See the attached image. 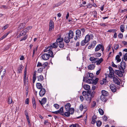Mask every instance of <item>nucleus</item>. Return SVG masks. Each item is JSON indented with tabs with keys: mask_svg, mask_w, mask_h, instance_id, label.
<instances>
[{
	"mask_svg": "<svg viewBox=\"0 0 127 127\" xmlns=\"http://www.w3.org/2000/svg\"><path fill=\"white\" fill-rule=\"evenodd\" d=\"M52 48L51 46H50L44 50L45 52H47L48 53H44L42 56V59L45 60H48L50 57H53L54 55L52 51L51 50Z\"/></svg>",
	"mask_w": 127,
	"mask_h": 127,
	"instance_id": "1",
	"label": "nucleus"
},
{
	"mask_svg": "<svg viewBox=\"0 0 127 127\" xmlns=\"http://www.w3.org/2000/svg\"><path fill=\"white\" fill-rule=\"evenodd\" d=\"M76 36L74 37V39L75 41H76L77 39L81 38V32L80 30H77L76 31Z\"/></svg>",
	"mask_w": 127,
	"mask_h": 127,
	"instance_id": "2",
	"label": "nucleus"
},
{
	"mask_svg": "<svg viewBox=\"0 0 127 127\" xmlns=\"http://www.w3.org/2000/svg\"><path fill=\"white\" fill-rule=\"evenodd\" d=\"M91 93V92L90 91H87V95L85 97V98L88 101V103H90L92 99L91 97L89 96L90 95Z\"/></svg>",
	"mask_w": 127,
	"mask_h": 127,
	"instance_id": "3",
	"label": "nucleus"
},
{
	"mask_svg": "<svg viewBox=\"0 0 127 127\" xmlns=\"http://www.w3.org/2000/svg\"><path fill=\"white\" fill-rule=\"evenodd\" d=\"M109 77L111 78H113L114 77V71L112 67L110 66L109 67Z\"/></svg>",
	"mask_w": 127,
	"mask_h": 127,
	"instance_id": "4",
	"label": "nucleus"
},
{
	"mask_svg": "<svg viewBox=\"0 0 127 127\" xmlns=\"http://www.w3.org/2000/svg\"><path fill=\"white\" fill-rule=\"evenodd\" d=\"M93 37V35L92 34L90 35L87 34L85 36L84 40L88 43L90 39H92Z\"/></svg>",
	"mask_w": 127,
	"mask_h": 127,
	"instance_id": "5",
	"label": "nucleus"
},
{
	"mask_svg": "<svg viewBox=\"0 0 127 127\" xmlns=\"http://www.w3.org/2000/svg\"><path fill=\"white\" fill-rule=\"evenodd\" d=\"M49 31H52V29L54 28V24L53 21L51 20L50 21L49 24Z\"/></svg>",
	"mask_w": 127,
	"mask_h": 127,
	"instance_id": "6",
	"label": "nucleus"
},
{
	"mask_svg": "<svg viewBox=\"0 0 127 127\" xmlns=\"http://www.w3.org/2000/svg\"><path fill=\"white\" fill-rule=\"evenodd\" d=\"M46 92V90L44 88H42L41 89L39 92V95L40 96H42L45 94Z\"/></svg>",
	"mask_w": 127,
	"mask_h": 127,
	"instance_id": "7",
	"label": "nucleus"
},
{
	"mask_svg": "<svg viewBox=\"0 0 127 127\" xmlns=\"http://www.w3.org/2000/svg\"><path fill=\"white\" fill-rule=\"evenodd\" d=\"M110 87L112 92H114L116 91V87L114 84H112L110 85Z\"/></svg>",
	"mask_w": 127,
	"mask_h": 127,
	"instance_id": "8",
	"label": "nucleus"
},
{
	"mask_svg": "<svg viewBox=\"0 0 127 127\" xmlns=\"http://www.w3.org/2000/svg\"><path fill=\"white\" fill-rule=\"evenodd\" d=\"M23 80L24 85L26 86L28 83V77L27 76H24Z\"/></svg>",
	"mask_w": 127,
	"mask_h": 127,
	"instance_id": "9",
	"label": "nucleus"
},
{
	"mask_svg": "<svg viewBox=\"0 0 127 127\" xmlns=\"http://www.w3.org/2000/svg\"><path fill=\"white\" fill-rule=\"evenodd\" d=\"M113 81L114 82L117 84L118 85H119L120 84V83L119 80L116 77H113Z\"/></svg>",
	"mask_w": 127,
	"mask_h": 127,
	"instance_id": "10",
	"label": "nucleus"
},
{
	"mask_svg": "<svg viewBox=\"0 0 127 127\" xmlns=\"http://www.w3.org/2000/svg\"><path fill=\"white\" fill-rule=\"evenodd\" d=\"M71 105L69 103H67L65 106V108L66 110L68 111L70 110V109L71 108Z\"/></svg>",
	"mask_w": 127,
	"mask_h": 127,
	"instance_id": "11",
	"label": "nucleus"
},
{
	"mask_svg": "<svg viewBox=\"0 0 127 127\" xmlns=\"http://www.w3.org/2000/svg\"><path fill=\"white\" fill-rule=\"evenodd\" d=\"M115 73L119 77H122L123 76L122 72L120 70H116L115 71Z\"/></svg>",
	"mask_w": 127,
	"mask_h": 127,
	"instance_id": "12",
	"label": "nucleus"
},
{
	"mask_svg": "<svg viewBox=\"0 0 127 127\" xmlns=\"http://www.w3.org/2000/svg\"><path fill=\"white\" fill-rule=\"evenodd\" d=\"M24 68V67L21 65H20L18 68V73H22V70Z\"/></svg>",
	"mask_w": 127,
	"mask_h": 127,
	"instance_id": "13",
	"label": "nucleus"
},
{
	"mask_svg": "<svg viewBox=\"0 0 127 127\" xmlns=\"http://www.w3.org/2000/svg\"><path fill=\"white\" fill-rule=\"evenodd\" d=\"M74 36V33L72 31L70 30L68 33V37L69 38L72 39L73 38Z\"/></svg>",
	"mask_w": 127,
	"mask_h": 127,
	"instance_id": "14",
	"label": "nucleus"
},
{
	"mask_svg": "<svg viewBox=\"0 0 127 127\" xmlns=\"http://www.w3.org/2000/svg\"><path fill=\"white\" fill-rule=\"evenodd\" d=\"M96 116L94 115L92 118V121L91 123L92 124H95L96 122Z\"/></svg>",
	"mask_w": 127,
	"mask_h": 127,
	"instance_id": "15",
	"label": "nucleus"
},
{
	"mask_svg": "<svg viewBox=\"0 0 127 127\" xmlns=\"http://www.w3.org/2000/svg\"><path fill=\"white\" fill-rule=\"evenodd\" d=\"M120 66L122 69H125L126 68V64L125 62L124 61H122L121 63Z\"/></svg>",
	"mask_w": 127,
	"mask_h": 127,
	"instance_id": "16",
	"label": "nucleus"
},
{
	"mask_svg": "<svg viewBox=\"0 0 127 127\" xmlns=\"http://www.w3.org/2000/svg\"><path fill=\"white\" fill-rule=\"evenodd\" d=\"M37 78L38 81H43L44 79L43 76L41 75L38 76L37 77Z\"/></svg>",
	"mask_w": 127,
	"mask_h": 127,
	"instance_id": "17",
	"label": "nucleus"
},
{
	"mask_svg": "<svg viewBox=\"0 0 127 127\" xmlns=\"http://www.w3.org/2000/svg\"><path fill=\"white\" fill-rule=\"evenodd\" d=\"M83 88L84 89L86 90H89L90 89V86L88 85H85L83 86Z\"/></svg>",
	"mask_w": 127,
	"mask_h": 127,
	"instance_id": "18",
	"label": "nucleus"
},
{
	"mask_svg": "<svg viewBox=\"0 0 127 127\" xmlns=\"http://www.w3.org/2000/svg\"><path fill=\"white\" fill-rule=\"evenodd\" d=\"M102 45L99 44L97 45L95 49V51H97L99 50L102 48Z\"/></svg>",
	"mask_w": 127,
	"mask_h": 127,
	"instance_id": "19",
	"label": "nucleus"
},
{
	"mask_svg": "<svg viewBox=\"0 0 127 127\" xmlns=\"http://www.w3.org/2000/svg\"><path fill=\"white\" fill-rule=\"evenodd\" d=\"M95 67V65L94 64L89 65L88 66V69L90 70L94 69Z\"/></svg>",
	"mask_w": 127,
	"mask_h": 127,
	"instance_id": "20",
	"label": "nucleus"
},
{
	"mask_svg": "<svg viewBox=\"0 0 127 127\" xmlns=\"http://www.w3.org/2000/svg\"><path fill=\"white\" fill-rule=\"evenodd\" d=\"M37 88L38 89H40L43 88L42 85L40 83H37L36 84Z\"/></svg>",
	"mask_w": 127,
	"mask_h": 127,
	"instance_id": "21",
	"label": "nucleus"
},
{
	"mask_svg": "<svg viewBox=\"0 0 127 127\" xmlns=\"http://www.w3.org/2000/svg\"><path fill=\"white\" fill-rule=\"evenodd\" d=\"M2 66H0V70L1 69V70H2V71L3 70V69H2ZM6 73V70L5 69H4L3 70V71L2 72V74L1 75V78L2 79L4 76L5 74Z\"/></svg>",
	"mask_w": 127,
	"mask_h": 127,
	"instance_id": "22",
	"label": "nucleus"
},
{
	"mask_svg": "<svg viewBox=\"0 0 127 127\" xmlns=\"http://www.w3.org/2000/svg\"><path fill=\"white\" fill-rule=\"evenodd\" d=\"M97 61L96 62V64L97 65H99L103 61V59L102 58H100V59H99L97 58Z\"/></svg>",
	"mask_w": 127,
	"mask_h": 127,
	"instance_id": "23",
	"label": "nucleus"
},
{
	"mask_svg": "<svg viewBox=\"0 0 127 127\" xmlns=\"http://www.w3.org/2000/svg\"><path fill=\"white\" fill-rule=\"evenodd\" d=\"M64 40L63 38L62 37H60L58 38L56 40L57 43L62 42Z\"/></svg>",
	"mask_w": 127,
	"mask_h": 127,
	"instance_id": "24",
	"label": "nucleus"
},
{
	"mask_svg": "<svg viewBox=\"0 0 127 127\" xmlns=\"http://www.w3.org/2000/svg\"><path fill=\"white\" fill-rule=\"evenodd\" d=\"M101 93L102 95L104 96H107L108 95L107 92L104 90L102 91Z\"/></svg>",
	"mask_w": 127,
	"mask_h": 127,
	"instance_id": "25",
	"label": "nucleus"
},
{
	"mask_svg": "<svg viewBox=\"0 0 127 127\" xmlns=\"http://www.w3.org/2000/svg\"><path fill=\"white\" fill-rule=\"evenodd\" d=\"M70 113L69 111H67V112H65L63 114V115H63L64 116H65L67 117H69L70 116Z\"/></svg>",
	"mask_w": 127,
	"mask_h": 127,
	"instance_id": "26",
	"label": "nucleus"
},
{
	"mask_svg": "<svg viewBox=\"0 0 127 127\" xmlns=\"http://www.w3.org/2000/svg\"><path fill=\"white\" fill-rule=\"evenodd\" d=\"M105 96L102 95L100 97V99L103 101L105 102L106 101V98L105 97Z\"/></svg>",
	"mask_w": 127,
	"mask_h": 127,
	"instance_id": "27",
	"label": "nucleus"
},
{
	"mask_svg": "<svg viewBox=\"0 0 127 127\" xmlns=\"http://www.w3.org/2000/svg\"><path fill=\"white\" fill-rule=\"evenodd\" d=\"M125 26L123 25H121L120 26V30L122 32H124L125 31Z\"/></svg>",
	"mask_w": 127,
	"mask_h": 127,
	"instance_id": "28",
	"label": "nucleus"
},
{
	"mask_svg": "<svg viewBox=\"0 0 127 127\" xmlns=\"http://www.w3.org/2000/svg\"><path fill=\"white\" fill-rule=\"evenodd\" d=\"M42 102L41 104L43 106V104H44L46 102V98H43L42 100Z\"/></svg>",
	"mask_w": 127,
	"mask_h": 127,
	"instance_id": "29",
	"label": "nucleus"
},
{
	"mask_svg": "<svg viewBox=\"0 0 127 127\" xmlns=\"http://www.w3.org/2000/svg\"><path fill=\"white\" fill-rule=\"evenodd\" d=\"M70 39L69 37H65L64 39L65 42L66 43H68L70 41Z\"/></svg>",
	"mask_w": 127,
	"mask_h": 127,
	"instance_id": "30",
	"label": "nucleus"
},
{
	"mask_svg": "<svg viewBox=\"0 0 127 127\" xmlns=\"http://www.w3.org/2000/svg\"><path fill=\"white\" fill-rule=\"evenodd\" d=\"M59 113L61 114V115H63V114L64 113L63 112V107L61 108L60 109L58 110Z\"/></svg>",
	"mask_w": 127,
	"mask_h": 127,
	"instance_id": "31",
	"label": "nucleus"
},
{
	"mask_svg": "<svg viewBox=\"0 0 127 127\" xmlns=\"http://www.w3.org/2000/svg\"><path fill=\"white\" fill-rule=\"evenodd\" d=\"M116 59L118 63H119L121 61V59H120V56L119 55H117L116 56Z\"/></svg>",
	"mask_w": 127,
	"mask_h": 127,
	"instance_id": "32",
	"label": "nucleus"
},
{
	"mask_svg": "<svg viewBox=\"0 0 127 127\" xmlns=\"http://www.w3.org/2000/svg\"><path fill=\"white\" fill-rule=\"evenodd\" d=\"M98 80V78H96L94 81L93 80V82L92 83L94 85H96L97 83Z\"/></svg>",
	"mask_w": 127,
	"mask_h": 127,
	"instance_id": "33",
	"label": "nucleus"
},
{
	"mask_svg": "<svg viewBox=\"0 0 127 127\" xmlns=\"http://www.w3.org/2000/svg\"><path fill=\"white\" fill-rule=\"evenodd\" d=\"M58 45V44L57 43L55 42L53 43L52 45H51V46H52V48H56L57 47Z\"/></svg>",
	"mask_w": 127,
	"mask_h": 127,
	"instance_id": "34",
	"label": "nucleus"
},
{
	"mask_svg": "<svg viewBox=\"0 0 127 127\" xmlns=\"http://www.w3.org/2000/svg\"><path fill=\"white\" fill-rule=\"evenodd\" d=\"M86 82L88 84L92 83L93 82V79L92 78L88 79L86 81Z\"/></svg>",
	"mask_w": 127,
	"mask_h": 127,
	"instance_id": "35",
	"label": "nucleus"
},
{
	"mask_svg": "<svg viewBox=\"0 0 127 127\" xmlns=\"http://www.w3.org/2000/svg\"><path fill=\"white\" fill-rule=\"evenodd\" d=\"M68 111L69 112L70 114H72L74 113V109L73 108H71L70 109V110H69Z\"/></svg>",
	"mask_w": 127,
	"mask_h": 127,
	"instance_id": "36",
	"label": "nucleus"
},
{
	"mask_svg": "<svg viewBox=\"0 0 127 127\" xmlns=\"http://www.w3.org/2000/svg\"><path fill=\"white\" fill-rule=\"evenodd\" d=\"M102 123L101 121H99L96 122V124L97 126V127H99L101 125Z\"/></svg>",
	"mask_w": 127,
	"mask_h": 127,
	"instance_id": "37",
	"label": "nucleus"
},
{
	"mask_svg": "<svg viewBox=\"0 0 127 127\" xmlns=\"http://www.w3.org/2000/svg\"><path fill=\"white\" fill-rule=\"evenodd\" d=\"M98 112L99 114L101 115H103L104 113V111L101 109L100 108L98 109Z\"/></svg>",
	"mask_w": 127,
	"mask_h": 127,
	"instance_id": "38",
	"label": "nucleus"
},
{
	"mask_svg": "<svg viewBox=\"0 0 127 127\" xmlns=\"http://www.w3.org/2000/svg\"><path fill=\"white\" fill-rule=\"evenodd\" d=\"M87 43V42L85 41V40H82L80 44L81 45L84 46L85 45V44Z\"/></svg>",
	"mask_w": 127,
	"mask_h": 127,
	"instance_id": "39",
	"label": "nucleus"
},
{
	"mask_svg": "<svg viewBox=\"0 0 127 127\" xmlns=\"http://www.w3.org/2000/svg\"><path fill=\"white\" fill-rule=\"evenodd\" d=\"M79 126V125L77 124H72L70 125L69 127H78Z\"/></svg>",
	"mask_w": 127,
	"mask_h": 127,
	"instance_id": "40",
	"label": "nucleus"
},
{
	"mask_svg": "<svg viewBox=\"0 0 127 127\" xmlns=\"http://www.w3.org/2000/svg\"><path fill=\"white\" fill-rule=\"evenodd\" d=\"M25 25L24 23H21L19 25V27L20 29H23L24 28Z\"/></svg>",
	"mask_w": 127,
	"mask_h": 127,
	"instance_id": "41",
	"label": "nucleus"
},
{
	"mask_svg": "<svg viewBox=\"0 0 127 127\" xmlns=\"http://www.w3.org/2000/svg\"><path fill=\"white\" fill-rule=\"evenodd\" d=\"M9 34V33H6L1 38H0V40H2L4 38H5L6 37V36L8 35V34Z\"/></svg>",
	"mask_w": 127,
	"mask_h": 127,
	"instance_id": "42",
	"label": "nucleus"
},
{
	"mask_svg": "<svg viewBox=\"0 0 127 127\" xmlns=\"http://www.w3.org/2000/svg\"><path fill=\"white\" fill-rule=\"evenodd\" d=\"M116 30L115 29L110 30L107 31V32L114 33L116 32Z\"/></svg>",
	"mask_w": 127,
	"mask_h": 127,
	"instance_id": "43",
	"label": "nucleus"
},
{
	"mask_svg": "<svg viewBox=\"0 0 127 127\" xmlns=\"http://www.w3.org/2000/svg\"><path fill=\"white\" fill-rule=\"evenodd\" d=\"M96 43V41L94 40L93 41L91 45L92 46V47H94Z\"/></svg>",
	"mask_w": 127,
	"mask_h": 127,
	"instance_id": "44",
	"label": "nucleus"
},
{
	"mask_svg": "<svg viewBox=\"0 0 127 127\" xmlns=\"http://www.w3.org/2000/svg\"><path fill=\"white\" fill-rule=\"evenodd\" d=\"M8 102L9 104H11L12 103V100L11 97H9Z\"/></svg>",
	"mask_w": 127,
	"mask_h": 127,
	"instance_id": "45",
	"label": "nucleus"
},
{
	"mask_svg": "<svg viewBox=\"0 0 127 127\" xmlns=\"http://www.w3.org/2000/svg\"><path fill=\"white\" fill-rule=\"evenodd\" d=\"M59 46L60 48H63L64 46V43L63 42L60 43L59 44Z\"/></svg>",
	"mask_w": 127,
	"mask_h": 127,
	"instance_id": "46",
	"label": "nucleus"
},
{
	"mask_svg": "<svg viewBox=\"0 0 127 127\" xmlns=\"http://www.w3.org/2000/svg\"><path fill=\"white\" fill-rule=\"evenodd\" d=\"M48 65V63L45 62L42 65L43 67V68H44Z\"/></svg>",
	"mask_w": 127,
	"mask_h": 127,
	"instance_id": "47",
	"label": "nucleus"
},
{
	"mask_svg": "<svg viewBox=\"0 0 127 127\" xmlns=\"http://www.w3.org/2000/svg\"><path fill=\"white\" fill-rule=\"evenodd\" d=\"M89 75L88 77H90L91 78H92L94 77L93 74L92 73H89Z\"/></svg>",
	"mask_w": 127,
	"mask_h": 127,
	"instance_id": "48",
	"label": "nucleus"
},
{
	"mask_svg": "<svg viewBox=\"0 0 127 127\" xmlns=\"http://www.w3.org/2000/svg\"><path fill=\"white\" fill-rule=\"evenodd\" d=\"M54 106L57 109H58L59 108V106L58 104H54Z\"/></svg>",
	"mask_w": 127,
	"mask_h": 127,
	"instance_id": "49",
	"label": "nucleus"
},
{
	"mask_svg": "<svg viewBox=\"0 0 127 127\" xmlns=\"http://www.w3.org/2000/svg\"><path fill=\"white\" fill-rule=\"evenodd\" d=\"M43 68H40L38 69V73H41L43 71Z\"/></svg>",
	"mask_w": 127,
	"mask_h": 127,
	"instance_id": "50",
	"label": "nucleus"
},
{
	"mask_svg": "<svg viewBox=\"0 0 127 127\" xmlns=\"http://www.w3.org/2000/svg\"><path fill=\"white\" fill-rule=\"evenodd\" d=\"M124 60L127 61V53L124 55Z\"/></svg>",
	"mask_w": 127,
	"mask_h": 127,
	"instance_id": "51",
	"label": "nucleus"
},
{
	"mask_svg": "<svg viewBox=\"0 0 127 127\" xmlns=\"http://www.w3.org/2000/svg\"><path fill=\"white\" fill-rule=\"evenodd\" d=\"M83 105L82 104H80L79 107V109L81 111H82L83 110Z\"/></svg>",
	"mask_w": 127,
	"mask_h": 127,
	"instance_id": "52",
	"label": "nucleus"
},
{
	"mask_svg": "<svg viewBox=\"0 0 127 127\" xmlns=\"http://www.w3.org/2000/svg\"><path fill=\"white\" fill-rule=\"evenodd\" d=\"M95 93L94 91H93L91 93H90V96L92 98L94 96Z\"/></svg>",
	"mask_w": 127,
	"mask_h": 127,
	"instance_id": "53",
	"label": "nucleus"
},
{
	"mask_svg": "<svg viewBox=\"0 0 127 127\" xmlns=\"http://www.w3.org/2000/svg\"><path fill=\"white\" fill-rule=\"evenodd\" d=\"M27 67H26L25 69V71L24 72V76H27Z\"/></svg>",
	"mask_w": 127,
	"mask_h": 127,
	"instance_id": "54",
	"label": "nucleus"
},
{
	"mask_svg": "<svg viewBox=\"0 0 127 127\" xmlns=\"http://www.w3.org/2000/svg\"><path fill=\"white\" fill-rule=\"evenodd\" d=\"M102 118L103 120L105 121H106L108 119L107 117L105 115L103 116Z\"/></svg>",
	"mask_w": 127,
	"mask_h": 127,
	"instance_id": "55",
	"label": "nucleus"
},
{
	"mask_svg": "<svg viewBox=\"0 0 127 127\" xmlns=\"http://www.w3.org/2000/svg\"><path fill=\"white\" fill-rule=\"evenodd\" d=\"M118 37L119 38H122L123 37V34L122 33H119L118 35Z\"/></svg>",
	"mask_w": 127,
	"mask_h": 127,
	"instance_id": "56",
	"label": "nucleus"
},
{
	"mask_svg": "<svg viewBox=\"0 0 127 127\" xmlns=\"http://www.w3.org/2000/svg\"><path fill=\"white\" fill-rule=\"evenodd\" d=\"M8 26V24H6L2 28V29L3 30H4L6 29Z\"/></svg>",
	"mask_w": 127,
	"mask_h": 127,
	"instance_id": "57",
	"label": "nucleus"
},
{
	"mask_svg": "<svg viewBox=\"0 0 127 127\" xmlns=\"http://www.w3.org/2000/svg\"><path fill=\"white\" fill-rule=\"evenodd\" d=\"M97 58H95L93 61L92 63H96L97 61Z\"/></svg>",
	"mask_w": 127,
	"mask_h": 127,
	"instance_id": "58",
	"label": "nucleus"
},
{
	"mask_svg": "<svg viewBox=\"0 0 127 127\" xmlns=\"http://www.w3.org/2000/svg\"><path fill=\"white\" fill-rule=\"evenodd\" d=\"M61 4V3H59L57 4H56L54 6V7H57L59 6H60V5Z\"/></svg>",
	"mask_w": 127,
	"mask_h": 127,
	"instance_id": "59",
	"label": "nucleus"
},
{
	"mask_svg": "<svg viewBox=\"0 0 127 127\" xmlns=\"http://www.w3.org/2000/svg\"><path fill=\"white\" fill-rule=\"evenodd\" d=\"M25 34L26 32H25L23 30L21 32V33H20V35H23Z\"/></svg>",
	"mask_w": 127,
	"mask_h": 127,
	"instance_id": "60",
	"label": "nucleus"
},
{
	"mask_svg": "<svg viewBox=\"0 0 127 127\" xmlns=\"http://www.w3.org/2000/svg\"><path fill=\"white\" fill-rule=\"evenodd\" d=\"M114 47L115 49H117L119 48V45L118 44H115L114 45Z\"/></svg>",
	"mask_w": 127,
	"mask_h": 127,
	"instance_id": "61",
	"label": "nucleus"
},
{
	"mask_svg": "<svg viewBox=\"0 0 127 127\" xmlns=\"http://www.w3.org/2000/svg\"><path fill=\"white\" fill-rule=\"evenodd\" d=\"M49 124L48 121L46 120L44 121V125H48Z\"/></svg>",
	"mask_w": 127,
	"mask_h": 127,
	"instance_id": "62",
	"label": "nucleus"
},
{
	"mask_svg": "<svg viewBox=\"0 0 127 127\" xmlns=\"http://www.w3.org/2000/svg\"><path fill=\"white\" fill-rule=\"evenodd\" d=\"M27 36H25L23 38H22L20 40V41H21L22 40H25L27 38Z\"/></svg>",
	"mask_w": 127,
	"mask_h": 127,
	"instance_id": "63",
	"label": "nucleus"
},
{
	"mask_svg": "<svg viewBox=\"0 0 127 127\" xmlns=\"http://www.w3.org/2000/svg\"><path fill=\"white\" fill-rule=\"evenodd\" d=\"M29 101V99L28 98H27L26 99V100H25V104H28Z\"/></svg>",
	"mask_w": 127,
	"mask_h": 127,
	"instance_id": "64",
	"label": "nucleus"
}]
</instances>
